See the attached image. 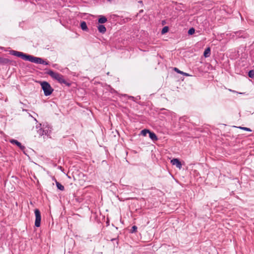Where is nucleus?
<instances>
[{"mask_svg": "<svg viewBox=\"0 0 254 254\" xmlns=\"http://www.w3.org/2000/svg\"><path fill=\"white\" fill-rule=\"evenodd\" d=\"M210 54H211L210 48L209 47H208L206 49H205V50L203 53V56L205 58H207V57H210Z\"/></svg>", "mask_w": 254, "mask_h": 254, "instance_id": "10", "label": "nucleus"}, {"mask_svg": "<svg viewBox=\"0 0 254 254\" xmlns=\"http://www.w3.org/2000/svg\"><path fill=\"white\" fill-rule=\"evenodd\" d=\"M0 64L2 65H15L16 63L14 61L0 57Z\"/></svg>", "mask_w": 254, "mask_h": 254, "instance_id": "5", "label": "nucleus"}, {"mask_svg": "<svg viewBox=\"0 0 254 254\" xmlns=\"http://www.w3.org/2000/svg\"><path fill=\"white\" fill-rule=\"evenodd\" d=\"M40 84L45 96H48L52 94L54 89L51 87L49 83L47 81H42L41 82Z\"/></svg>", "mask_w": 254, "mask_h": 254, "instance_id": "3", "label": "nucleus"}, {"mask_svg": "<svg viewBox=\"0 0 254 254\" xmlns=\"http://www.w3.org/2000/svg\"><path fill=\"white\" fill-rule=\"evenodd\" d=\"M9 54L11 55L21 58L22 59L29 61L35 64H40L41 61V58L36 57L32 55H27L21 52H18L14 50H11L9 51Z\"/></svg>", "mask_w": 254, "mask_h": 254, "instance_id": "1", "label": "nucleus"}, {"mask_svg": "<svg viewBox=\"0 0 254 254\" xmlns=\"http://www.w3.org/2000/svg\"><path fill=\"white\" fill-rule=\"evenodd\" d=\"M194 32H195V29H194V28H193V27H191V28H190L189 30V31H188V34H189V35H192L193 34H194Z\"/></svg>", "mask_w": 254, "mask_h": 254, "instance_id": "20", "label": "nucleus"}, {"mask_svg": "<svg viewBox=\"0 0 254 254\" xmlns=\"http://www.w3.org/2000/svg\"><path fill=\"white\" fill-rule=\"evenodd\" d=\"M34 213H35V226L36 227H39L40 226V224H41V212L38 209H35L34 210Z\"/></svg>", "mask_w": 254, "mask_h": 254, "instance_id": "4", "label": "nucleus"}, {"mask_svg": "<svg viewBox=\"0 0 254 254\" xmlns=\"http://www.w3.org/2000/svg\"><path fill=\"white\" fill-rule=\"evenodd\" d=\"M137 227L136 226H135V225L131 227V229L130 231V233H135L137 231Z\"/></svg>", "mask_w": 254, "mask_h": 254, "instance_id": "21", "label": "nucleus"}, {"mask_svg": "<svg viewBox=\"0 0 254 254\" xmlns=\"http://www.w3.org/2000/svg\"><path fill=\"white\" fill-rule=\"evenodd\" d=\"M46 73L53 79L57 80L61 84H64L68 87H70L71 85V82L65 80L64 78V76L58 72H55L52 70H48L46 72Z\"/></svg>", "mask_w": 254, "mask_h": 254, "instance_id": "2", "label": "nucleus"}, {"mask_svg": "<svg viewBox=\"0 0 254 254\" xmlns=\"http://www.w3.org/2000/svg\"><path fill=\"white\" fill-rule=\"evenodd\" d=\"M44 135H48L49 133V129L44 128Z\"/></svg>", "mask_w": 254, "mask_h": 254, "instance_id": "24", "label": "nucleus"}, {"mask_svg": "<svg viewBox=\"0 0 254 254\" xmlns=\"http://www.w3.org/2000/svg\"><path fill=\"white\" fill-rule=\"evenodd\" d=\"M237 36L239 38H246L247 37V35L246 33H244V32L240 31L236 33Z\"/></svg>", "mask_w": 254, "mask_h": 254, "instance_id": "13", "label": "nucleus"}, {"mask_svg": "<svg viewBox=\"0 0 254 254\" xmlns=\"http://www.w3.org/2000/svg\"><path fill=\"white\" fill-rule=\"evenodd\" d=\"M80 27L81 29L83 31H88V27L85 21H82L80 23Z\"/></svg>", "mask_w": 254, "mask_h": 254, "instance_id": "11", "label": "nucleus"}, {"mask_svg": "<svg viewBox=\"0 0 254 254\" xmlns=\"http://www.w3.org/2000/svg\"><path fill=\"white\" fill-rule=\"evenodd\" d=\"M39 64L48 65L49 64V62L46 61H44L43 59L41 58V61Z\"/></svg>", "mask_w": 254, "mask_h": 254, "instance_id": "22", "label": "nucleus"}, {"mask_svg": "<svg viewBox=\"0 0 254 254\" xmlns=\"http://www.w3.org/2000/svg\"><path fill=\"white\" fill-rule=\"evenodd\" d=\"M10 143L12 144H16L17 146H18L21 150H23L25 149V147L24 146L22 145L21 143L18 141L17 140L15 139H11L10 141Z\"/></svg>", "mask_w": 254, "mask_h": 254, "instance_id": "7", "label": "nucleus"}, {"mask_svg": "<svg viewBox=\"0 0 254 254\" xmlns=\"http://www.w3.org/2000/svg\"><path fill=\"white\" fill-rule=\"evenodd\" d=\"M174 70L176 72H177V73H180V74H183L184 75H185L186 76H190V75L188 73H186V72H184L182 71H181L180 70H179L178 68L177 67H174Z\"/></svg>", "mask_w": 254, "mask_h": 254, "instance_id": "14", "label": "nucleus"}, {"mask_svg": "<svg viewBox=\"0 0 254 254\" xmlns=\"http://www.w3.org/2000/svg\"><path fill=\"white\" fill-rule=\"evenodd\" d=\"M248 76L252 78H253L254 77V70H251L248 72Z\"/></svg>", "mask_w": 254, "mask_h": 254, "instance_id": "19", "label": "nucleus"}, {"mask_svg": "<svg viewBox=\"0 0 254 254\" xmlns=\"http://www.w3.org/2000/svg\"><path fill=\"white\" fill-rule=\"evenodd\" d=\"M169 31V27L168 26H165L164 27L161 31V33L162 34H164L166 33H167Z\"/></svg>", "mask_w": 254, "mask_h": 254, "instance_id": "18", "label": "nucleus"}, {"mask_svg": "<svg viewBox=\"0 0 254 254\" xmlns=\"http://www.w3.org/2000/svg\"><path fill=\"white\" fill-rule=\"evenodd\" d=\"M107 21V18L105 16H103V15L100 16L99 18L98 19V23H99L103 24V23H105Z\"/></svg>", "mask_w": 254, "mask_h": 254, "instance_id": "12", "label": "nucleus"}, {"mask_svg": "<svg viewBox=\"0 0 254 254\" xmlns=\"http://www.w3.org/2000/svg\"><path fill=\"white\" fill-rule=\"evenodd\" d=\"M239 128L241 129H243V130H246V131H252V130H251V128H248V127H239Z\"/></svg>", "mask_w": 254, "mask_h": 254, "instance_id": "23", "label": "nucleus"}, {"mask_svg": "<svg viewBox=\"0 0 254 254\" xmlns=\"http://www.w3.org/2000/svg\"><path fill=\"white\" fill-rule=\"evenodd\" d=\"M56 184L57 187L58 189H59L60 190H62V191L64 190V186L63 185H62L61 183L58 182L57 180H56Z\"/></svg>", "mask_w": 254, "mask_h": 254, "instance_id": "15", "label": "nucleus"}, {"mask_svg": "<svg viewBox=\"0 0 254 254\" xmlns=\"http://www.w3.org/2000/svg\"><path fill=\"white\" fill-rule=\"evenodd\" d=\"M171 163L172 164V165H176V167L179 169H181L182 167L181 161L177 158H174L171 160Z\"/></svg>", "mask_w": 254, "mask_h": 254, "instance_id": "6", "label": "nucleus"}, {"mask_svg": "<svg viewBox=\"0 0 254 254\" xmlns=\"http://www.w3.org/2000/svg\"><path fill=\"white\" fill-rule=\"evenodd\" d=\"M98 30L100 33L104 34L106 31V28L104 25L101 24L98 26Z\"/></svg>", "mask_w": 254, "mask_h": 254, "instance_id": "8", "label": "nucleus"}, {"mask_svg": "<svg viewBox=\"0 0 254 254\" xmlns=\"http://www.w3.org/2000/svg\"><path fill=\"white\" fill-rule=\"evenodd\" d=\"M149 137L150 138V139L151 140H152L153 141H156L158 139L157 135L153 132L150 131V132L149 133Z\"/></svg>", "mask_w": 254, "mask_h": 254, "instance_id": "9", "label": "nucleus"}, {"mask_svg": "<svg viewBox=\"0 0 254 254\" xmlns=\"http://www.w3.org/2000/svg\"><path fill=\"white\" fill-rule=\"evenodd\" d=\"M150 130L147 129H144L141 130V134H142L143 136H146L147 133H149Z\"/></svg>", "mask_w": 254, "mask_h": 254, "instance_id": "16", "label": "nucleus"}, {"mask_svg": "<svg viewBox=\"0 0 254 254\" xmlns=\"http://www.w3.org/2000/svg\"><path fill=\"white\" fill-rule=\"evenodd\" d=\"M44 128H40L37 130V133L39 136H42L44 135Z\"/></svg>", "mask_w": 254, "mask_h": 254, "instance_id": "17", "label": "nucleus"}]
</instances>
